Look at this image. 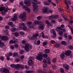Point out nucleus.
Wrapping results in <instances>:
<instances>
[{"instance_id":"obj_44","label":"nucleus","mask_w":73,"mask_h":73,"mask_svg":"<svg viewBox=\"0 0 73 73\" xmlns=\"http://www.w3.org/2000/svg\"><path fill=\"white\" fill-rule=\"evenodd\" d=\"M15 61L17 62H19V61H20V59L17 58L15 59Z\"/></svg>"},{"instance_id":"obj_18","label":"nucleus","mask_w":73,"mask_h":73,"mask_svg":"<svg viewBox=\"0 0 73 73\" xmlns=\"http://www.w3.org/2000/svg\"><path fill=\"white\" fill-rule=\"evenodd\" d=\"M44 51L45 53L47 54V53H49L50 52V50L48 49H46L44 50Z\"/></svg>"},{"instance_id":"obj_48","label":"nucleus","mask_w":73,"mask_h":73,"mask_svg":"<svg viewBox=\"0 0 73 73\" xmlns=\"http://www.w3.org/2000/svg\"><path fill=\"white\" fill-rule=\"evenodd\" d=\"M32 24V23L31 21H29L27 22V24L28 25H31Z\"/></svg>"},{"instance_id":"obj_63","label":"nucleus","mask_w":73,"mask_h":73,"mask_svg":"<svg viewBox=\"0 0 73 73\" xmlns=\"http://www.w3.org/2000/svg\"><path fill=\"white\" fill-rule=\"evenodd\" d=\"M10 47H11V49H14V46H13V45H12V46H11Z\"/></svg>"},{"instance_id":"obj_42","label":"nucleus","mask_w":73,"mask_h":73,"mask_svg":"<svg viewBox=\"0 0 73 73\" xmlns=\"http://www.w3.org/2000/svg\"><path fill=\"white\" fill-rule=\"evenodd\" d=\"M33 40H35V42H34V43L35 44H37V40L36 39H35Z\"/></svg>"},{"instance_id":"obj_57","label":"nucleus","mask_w":73,"mask_h":73,"mask_svg":"<svg viewBox=\"0 0 73 73\" xmlns=\"http://www.w3.org/2000/svg\"><path fill=\"white\" fill-rule=\"evenodd\" d=\"M69 23L70 24H73V20H70L69 21Z\"/></svg>"},{"instance_id":"obj_52","label":"nucleus","mask_w":73,"mask_h":73,"mask_svg":"<svg viewBox=\"0 0 73 73\" xmlns=\"http://www.w3.org/2000/svg\"><path fill=\"white\" fill-rule=\"evenodd\" d=\"M4 58L3 56L0 57V59L2 61H4Z\"/></svg>"},{"instance_id":"obj_59","label":"nucleus","mask_w":73,"mask_h":73,"mask_svg":"<svg viewBox=\"0 0 73 73\" xmlns=\"http://www.w3.org/2000/svg\"><path fill=\"white\" fill-rule=\"evenodd\" d=\"M37 20H40L41 19V17L39 16L38 17H37Z\"/></svg>"},{"instance_id":"obj_19","label":"nucleus","mask_w":73,"mask_h":73,"mask_svg":"<svg viewBox=\"0 0 73 73\" xmlns=\"http://www.w3.org/2000/svg\"><path fill=\"white\" fill-rule=\"evenodd\" d=\"M44 27H45V25H42L39 28V30H43L44 29Z\"/></svg>"},{"instance_id":"obj_38","label":"nucleus","mask_w":73,"mask_h":73,"mask_svg":"<svg viewBox=\"0 0 73 73\" xmlns=\"http://www.w3.org/2000/svg\"><path fill=\"white\" fill-rule=\"evenodd\" d=\"M56 60H57V59H56V58H54L53 59L52 61L53 62H56Z\"/></svg>"},{"instance_id":"obj_11","label":"nucleus","mask_w":73,"mask_h":73,"mask_svg":"<svg viewBox=\"0 0 73 73\" xmlns=\"http://www.w3.org/2000/svg\"><path fill=\"white\" fill-rule=\"evenodd\" d=\"M70 53H71V51L69 50L66 51L64 52L65 55L66 56H70Z\"/></svg>"},{"instance_id":"obj_26","label":"nucleus","mask_w":73,"mask_h":73,"mask_svg":"<svg viewBox=\"0 0 73 73\" xmlns=\"http://www.w3.org/2000/svg\"><path fill=\"white\" fill-rule=\"evenodd\" d=\"M54 19H58V17H59V15H53Z\"/></svg>"},{"instance_id":"obj_53","label":"nucleus","mask_w":73,"mask_h":73,"mask_svg":"<svg viewBox=\"0 0 73 73\" xmlns=\"http://www.w3.org/2000/svg\"><path fill=\"white\" fill-rule=\"evenodd\" d=\"M53 34L54 36H56V31H53Z\"/></svg>"},{"instance_id":"obj_32","label":"nucleus","mask_w":73,"mask_h":73,"mask_svg":"<svg viewBox=\"0 0 73 73\" xmlns=\"http://www.w3.org/2000/svg\"><path fill=\"white\" fill-rule=\"evenodd\" d=\"M14 35L16 37H17L18 36H19V33L17 32L15 33Z\"/></svg>"},{"instance_id":"obj_55","label":"nucleus","mask_w":73,"mask_h":73,"mask_svg":"<svg viewBox=\"0 0 73 73\" xmlns=\"http://www.w3.org/2000/svg\"><path fill=\"white\" fill-rule=\"evenodd\" d=\"M25 69H29V67H28V66L27 65H25Z\"/></svg>"},{"instance_id":"obj_41","label":"nucleus","mask_w":73,"mask_h":73,"mask_svg":"<svg viewBox=\"0 0 73 73\" xmlns=\"http://www.w3.org/2000/svg\"><path fill=\"white\" fill-rule=\"evenodd\" d=\"M48 26V27H52V26L53 25H52V23H50L48 24L47 25Z\"/></svg>"},{"instance_id":"obj_21","label":"nucleus","mask_w":73,"mask_h":73,"mask_svg":"<svg viewBox=\"0 0 73 73\" xmlns=\"http://www.w3.org/2000/svg\"><path fill=\"white\" fill-rule=\"evenodd\" d=\"M5 44L4 42H0V47H3V46Z\"/></svg>"},{"instance_id":"obj_39","label":"nucleus","mask_w":73,"mask_h":73,"mask_svg":"<svg viewBox=\"0 0 73 73\" xmlns=\"http://www.w3.org/2000/svg\"><path fill=\"white\" fill-rule=\"evenodd\" d=\"M29 27L30 28H34V26L33 25H29Z\"/></svg>"},{"instance_id":"obj_25","label":"nucleus","mask_w":73,"mask_h":73,"mask_svg":"<svg viewBox=\"0 0 73 73\" xmlns=\"http://www.w3.org/2000/svg\"><path fill=\"white\" fill-rule=\"evenodd\" d=\"M39 10V9H37V8H34V9L33 10V11L34 12H38Z\"/></svg>"},{"instance_id":"obj_13","label":"nucleus","mask_w":73,"mask_h":73,"mask_svg":"<svg viewBox=\"0 0 73 73\" xmlns=\"http://www.w3.org/2000/svg\"><path fill=\"white\" fill-rule=\"evenodd\" d=\"M1 38L4 41H7L9 39L8 37L7 36H2Z\"/></svg>"},{"instance_id":"obj_54","label":"nucleus","mask_w":73,"mask_h":73,"mask_svg":"<svg viewBox=\"0 0 73 73\" xmlns=\"http://www.w3.org/2000/svg\"><path fill=\"white\" fill-rule=\"evenodd\" d=\"M64 37L65 38H67V37H68V36H67V34H64Z\"/></svg>"},{"instance_id":"obj_30","label":"nucleus","mask_w":73,"mask_h":73,"mask_svg":"<svg viewBox=\"0 0 73 73\" xmlns=\"http://www.w3.org/2000/svg\"><path fill=\"white\" fill-rule=\"evenodd\" d=\"M59 32V35L61 36L63 35V32H62V31H60Z\"/></svg>"},{"instance_id":"obj_5","label":"nucleus","mask_w":73,"mask_h":73,"mask_svg":"<svg viewBox=\"0 0 73 73\" xmlns=\"http://www.w3.org/2000/svg\"><path fill=\"white\" fill-rule=\"evenodd\" d=\"M0 71L1 73H9V70L7 69L4 68H2L0 69Z\"/></svg>"},{"instance_id":"obj_64","label":"nucleus","mask_w":73,"mask_h":73,"mask_svg":"<svg viewBox=\"0 0 73 73\" xmlns=\"http://www.w3.org/2000/svg\"><path fill=\"white\" fill-rule=\"evenodd\" d=\"M43 72V73H47V70H44Z\"/></svg>"},{"instance_id":"obj_15","label":"nucleus","mask_w":73,"mask_h":73,"mask_svg":"<svg viewBox=\"0 0 73 73\" xmlns=\"http://www.w3.org/2000/svg\"><path fill=\"white\" fill-rule=\"evenodd\" d=\"M22 66L20 64H17L16 65H15V69L18 70L20 67H21Z\"/></svg>"},{"instance_id":"obj_62","label":"nucleus","mask_w":73,"mask_h":73,"mask_svg":"<svg viewBox=\"0 0 73 73\" xmlns=\"http://www.w3.org/2000/svg\"><path fill=\"white\" fill-rule=\"evenodd\" d=\"M47 63L48 64H50V62L49 61V60H47Z\"/></svg>"},{"instance_id":"obj_10","label":"nucleus","mask_w":73,"mask_h":73,"mask_svg":"<svg viewBox=\"0 0 73 73\" xmlns=\"http://www.w3.org/2000/svg\"><path fill=\"white\" fill-rule=\"evenodd\" d=\"M23 8L25 9L26 11H28V12L30 13V11H31V9L28 8V6H23Z\"/></svg>"},{"instance_id":"obj_43","label":"nucleus","mask_w":73,"mask_h":73,"mask_svg":"<svg viewBox=\"0 0 73 73\" xmlns=\"http://www.w3.org/2000/svg\"><path fill=\"white\" fill-rule=\"evenodd\" d=\"M38 72L39 73H43V72L42 71V70H38Z\"/></svg>"},{"instance_id":"obj_60","label":"nucleus","mask_w":73,"mask_h":73,"mask_svg":"<svg viewBox=\"0 0 73 73\" xmlns=\"http://www.w3.org/2000/svg\"><path fill=\"white\" fill-rule=\"evenodd\" d=\"M20 34H21V35H24V32H23V31H21L20 32Z\"/></svg>"},{"instance_id":"obj_6","label":"nucleus","mask_w":73,"mask_h":73,"mask_svg":"<svg viewBox=\"0 0 73 73\" xmlns=\"http://www.w3.org/2000/svg\"><path fill=\"white\" fill-rule=\"evenodd\" d=\"M4 10V14H5L7 13V12L9 10V8H7L5 9L4 7H1L0 8V12L3 11Z\"/></svg>"},{"instance_id":"obj_3","label":"nucleus","mask_w":73,"mask_h":73,"mask_svg":"<svg viewBox=\"0 0 73 73\" xmlns=\"http://www.w3.org/2000/svg\"><path fill=\"white\" fill-rule=\"evenodd\" d=\"M32 49V47L29 45L28 43L25 44V50L27 52H29L31 49Z\"/></svg>"},{"instance_id":"obj_1","label":"nucleus","mask_w":73,"mask_h":73,"mask_svg":"<svg viewBox=\"0 0 73 73\" xmlns=\"http://www.w3.org/2000/svg\"><path fill=\"white\" fill-rule=\"evenodd\" d=\"M19 27L20 29L23 31H25L27 29V27L25 26V24L23 23L19 24Z\"/></svg>"},{"instance_id":"obj_61","label":"nucleus","mask_w":73,"mask_h":73,"mask_svg":"<svg viewBox=\"0 0 73 73\" xmlns=\"http://www.w3.org/2000/svg\"><path fill=\"white\" fill-rule=\"evenodd\" d=\"M42 24V22H40L39 23H38V25H41Z\"/></svg>"},{"instance_id":"obj_56","label":"nucleus","mask_w":73,"mask_h":73,"mask_svg":"<svg viewBox=\"0 0 73 73\" xmlns=\"http://www.w3.org/2000/svg\"><path fill=\"white\" fill-rule=\"evenodd\" d=\"M55 47L56 48H59L60 47V45L57 44L55 45Z\"/></svg>"},{"instance_id":"obj_9","label":"nucleus","mask_w":73,"mask_h":73,"mask_svg":"<svg viewBox=\"0 0 73 73\" xmlns=\"http://www.w3.org/2000/svg\"><path fill=\"white\" fill-rule=\"evenodd\" d=\"M17 14H15L14 15L12 19V20L13 21H15L17 19Z\"/></svg>"},{"instance_id":"obj_12","label":"nucleus","mask_w":73,"mask_h":73,"mask_svg":"<svg viewBox=\"0 0 73 73\" xmlns=\"http://www.w3.org/2000/svg\"><path fill=\"white\" fill-rule=\"evenodd\" d=\"M33 64V61H32V60H30L29 59L28 62V64L29 66H32Z\"/></svg>"},{"instance_id":"obj_36","label":"nucleus","mask_w":73,"mask_h":73,"mask_svg":"<svg viewBox=\"0 0 73 73\" xmlns=\"http://www.w3.org/2000/svg\"><path fill=\"white\" fill-rule=\"evenodd\" d=\"M35 59V57L33 56H30L29 58V60H34Z\"/></svg>"},{"instance_id":"obj_16","label":"nucleus","mask_w":73,"mask_h":73,"mask_svg":"<svg viewBox=\"0 0 73 73\" xmlns=\"http://www.w3.org/2000/svg\"><path fill=\"white\" fill-rule=\"evenodd\" d=\"M48 54H44L43 55L42 57H46V60H50V58L49 57H48V58H47L48 57Z\"/></svg>"},{"instance_id":"obj_47","label":"nucleus","mask_w":73,"mask_h":73,"mask_svg":"<svg viewBox=\"0 0 73 73\" xmlns=\"http://www.w3.org/2000/svg\"><path fill=\"white\" fill-rule=\"evenodd\" d=\"M47 44V43L46 42H43V45L44 46H45V45H46Z\"/></svg>"},{"instance_id":"obj_28","label":"nucleus","mask_w":73,"mask_h":73,"mask_svg":"<svg viewBox=\"0 0 73 73\" xmlns=\"http://www.w3.org/2000/svg\"><path fill=\"white\" fill-rule=\"evenodd\" d=\"M26 73H34V71L31 70H27L26 71Z\"/></svg>"},{"instance_id":"obj_35","label":"nucleus","mask_w":73,"mask_h":73,"mask_svg":"<svg viewBox=\"0 0 73 73\" xmlns=\"http://www.w3.org/2000/svg\"><path fill=\"white\" fill-rule=\"evenodd\" d=\"M43 66L44 68H45L48 66V65H46V64H44L43 65Z\"/></svg>"},{"instance_id":"obj_34","label":"nucleus","mask_w":73,"mask_h":73,"mask_svg":"<svg viewBox=\"0 0 73 73\" xmlns=\"http://www.w3.org/2000/svg\"><path fill=\"white\" fill-rule=\"evenodd\" d=\"M60 72L62 73H65V71L62 68H61L60 69Z\"/></svg>"},{"instance_id":"obj_17","label":"nucleus","mask_w":73,"mask_h":73,"mask_svg":"<svg viewBox=\"0 0 73 73\" xmlns=\"http://www.w3.org/2000/svg\"><path fill=\"white\" fill-rule=\"evenodd\" d=\"M42 12L43 13H46V12H48V9L46 8H44L42 10Z\"/></svg>"},{"instance_id":"obj_8","label":"nucleus","mask_w":73,"mask_h":73,"mask_svg":"<svg viewBox=\"0 0 73 73\" xmlns=\"http://www.w3.org/2000/svg\"><path fill=\"white\" fill-rule=\"evenodd\" d=\"M24 3L28 6H30L31 3H30V1L29 0H26L24 1Z\"/></svg>"},{"instance_id":"obj_50","label":"nucleus","mask_w":73,"mask_h":73,"mask_svg":"<svg viewBox=\"0 0 73 73\" xmlns=\"http://www.w3.org/2000/svg\"><path fill=\"white\" fill-rule=\"evenodd\" d=\"M22 42L23 44H25V43H26V40H23L22 41Z\"/></svg>"},{"instance_id":"obj_7","label":"nucleus","mask_w":73,"mask_h":73,"mask_svg":"<svg viewBox=\"0 0 73 73\" xmlns=\"http://www.w3.org/2000/svg\"><path fill=\"white\" fill-rule=\"evenodd\" d=\"M38 36V34L36 33V34L35 35H33V37L32 36L31 37H29V38L30 40H33L35 39H37V36Z\"/></svg>"},{"instance_id":"obj_4","label":"nucleus","mask_w":73,"mask_h":73,"mask_svg":"<svg viewBox=\"0 0 73 73\" xmlns=\"http://www.w3.org/2000/svg\"><path fill=\"white\" fill-rule=\"evenodd\" d=\"M43 58L42 55L41 54H38V56H36V60L40 61H42Z\"/></svg>"},{"instance_id":"obj_23","label":"nucleus","mask_w":73,"mask_h":73,"mask_svg":"<svg viewBox=\"0 0 73 73\" xmlns=\"http://www.w3.org/2000/svg\"><path fill=\"white\" fill-rule=\"evenodd\" d=\"M33 6L34 8H37L38 7L37 4H33Z\"/></svg>"},{"instance_id":"obj_40","label":"nucleus","mask_w":73,"mask_h":73,"mask_svg":"<svg viewBox=\"0 0 73 73\" xmlns=\"http://www.w3.org/2000/svg\"><path fill=\"white\" fill-rule=\"evenodd\" d=\"M49 19H54V17H53V15L50 16L49 17Z\"/></svg>"},{"instance_id":"obj_31","label":"nucleus","mask_w":73,"mask_h":73,"mask_svg":"<svg viewBox=\"0 0 73 73\" xmlns=\"http://www.w3.org/2000/svg\"><path fill=\"white\" fill-rule=\"evenodd\" d=\"M61 44H62V45H66V42L64 41H62L61 42Z\"/></svg>"},{"instance_id":"obj_58","label":"nucleus","mask_w":73,"mask_h":73,"mask_svg":"<svg viewBox=\"0 0 73 73\" xmlns=\"http://www.w3.org/2000/svg\"><path fill=\"white\" fill-rule=\"evenodd\" d=\"M12 24H13V23H12V22H10L9 23V25L11 26L12 25Z\"/></svg>"},{"instance_id":"obj_29","label":"nucleus","mask_w":73,"mask_h":73,"mask_svg":"<svg viewBox=\"0 0 73 73\" xmlns=\"http://www.w3.org/2000/svg\"><path fill=\"white\" fill-rule=\"evenodd\" d=\"M44 4L45 5H50V4L49 3H47L46 1H44Z\"/></svg>"},{"instance_id":"obj_14","label":"nucleus","mask_w":73,"mask_h":73,"mask_svg":"<svg viewBox=\"0 0 73 73\" xmlns=\"http://www.w3.org/2000/svg\"><path fill=\"white\" fill-rule=\"evenodd\" d=\"M63 67H64L65 69L66 70H68L69 69V66L66 64H63Z\"/></svg>"},{"instance_id":"obj_20","label":"nucleus","mask_w":73,"mask_h":73,"mask_svg":"<svg viewBox=\"0 0 73 73\" xmlns=\"http://www.w3.org/2000/svg\"><path fill=\"white\" fill-rule=\"evenodd\" d=\"M60 30H61V28L60 27H58L56 28V30L57 32L60 31Z\"/></svg>"},{"instance_id":"obj_33","label":"nucleus","mask_w":73,"mask_h":73,"mask_svg":"<svg viewBox=\"0 0 73 73\" xmlns=\"http://www.w3.org/2000/svg\"><path fill=\"white\" fill-rule=\"evenodd\" d=\"M58 10L61 13H63V12H64V10L62 9L59 8Z\"/></svg>"},{"instance_id":"obj_2","label":"nucleus","mask_w":73,"mask_h":73,"mask_svg":"<svg viewBox=\"0 0 73 73\" xmlns=\"http://www.w3.org/2000/svg\"><path fill=\"white\" fill-rule=\"evenodd\" d=\"M19 19H21L23 21H25L26 20V13L24 12L23 13L20 14V16L19 17Z\"/></svg>"},{"instance_id":"obj_45","label":"nucleus","mask_w":73,"mask_h":73,"mask_svg":"<svg viewBox=\"0 0 73 73\" xmlns=\"http://www.w3.org/2000/svg\"><path fill=\"white\" fill-rule=\"evenodd\" d=\"M24 52L23 51V50H21L19 52V53L20 54H23L24 53Z\"/></svg>"},{"instance_id":"obj_51","label":"nucleus","mask_w":73,"mask_h":73,"mask_svg":"<svg viewBox=\"0 0 73 73\" xmlns=\"http://www.w3.org/2000/svg\"><path fill=\"white\" fill-rule=\"evenodd\" d=\"M15 66L16 65L15 64H12L11 65V66L12 68H15Z\"/></svg>"},{"instance_id":"obj_22","label":"nucleus","mask_w":73,"mask_h":73,"mask_svg":"<svg viewBox=\"0 0 73 73\" xmlns=\"http://www.w3.org/2000/svg\"><path fill=\"white\" fill-rule=\"evenodd\" d=\"M13 56L15 57H18V53H13Z\"/></svg>"},{"instance_id":"obj_49","label":"nucleus","mask_w":73,"mask_h":73,"mask_svg":"<svg viewBox=\"0 0 73 73\" xmlns=\"http://www.w3.org/2000/svg\"><path fill=\"white\" fill-rule=\"evenodd\" d=\"M69 48L71 50H72V49H73V46H69Z\"/></svg>"},{"instance_id":"obj_46","label":"nucleus","mask_w":73,"mask_h":73,"mask_svg":"<svg viewBox=\"0 0 73 73\" xmlns=\"http://www.w3.org/2000/svg\"><path fill=\"white\" fill-rule=\"evenodd\" d=\"M68 38L70 40H72V37L71 35H68Z\"/></svg>"},{"instance_id":"obj_24","label":"nucleus","mask_w":73,"mask_h":73,"mask_svg":"<svg viewBox=\"0 0 73 73\" xmlns=\"http://www.w3.org/2000/svg\"><path fill=\"white\" fill-rule=\"evenodd\" d=\"M37 0H33L32 3L33 4H37Z\"/></svg>"},{"instance_id":"obj_37","label":"nucleus","mask_w":73,"mask_h":73,"mask_svg":"<svg viewBox=\"0 0 73 73\" xmlns=\"http://www.w3.org/2000/svg\"><path fill=\"white\" fill-rule=\"evenodd\" d=\"M34 23L35 24H37L38 25V21L37 20H35L34 21Z\"/></svg>"},{"instance_id":"obj_27","label":"nucleus","mask_w":73,"mask_h":73,"mask_svg":"<svg viewBox=\"0 0 73 73\" xmlns=\"http://www.w3.org/2000/svg\"><path fill=\"white\" fill-rule=\"evenodd\" d=\"M60 57L62 58L63 59L64 58V57H65V55L64 54V53H62L61 55L60 56Z\"/></svg>"}]
</instances>
